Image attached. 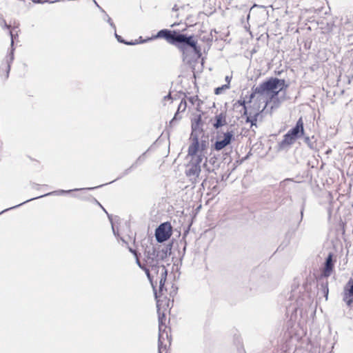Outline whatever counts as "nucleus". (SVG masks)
<instances>
[{
	"mask_svg": "<svg viewBox=\"0 0 353 353\" xmlns=\"http://www.w3.org/2000/svg\"><path fill=\"white\" fill-rule=\"evenodd\" d=\"M286 86L284 79L272 77L258 86L253 88V92L250 95L248 101H246L245 100L239 101L240 104L243 106V109L245 110L244 114H247L246 103H251L255 94H259L262 97L265 98V103L267 105Z\"/></svg>",
	"mask_w": 353,
	"mask_h": 353,
	"instance_id": "1",
	"label": "nucleus"
},
{
	"mask_svg": "<svg viewBox=\"0 0 353 353\" xmlns=\"http://www.w3.org/2000/svg\"><path fill=\"white\" fill-rule=\"evenodd\" d=\"M158 251L154 246H149L145 249V261L149 267L151 268V272L157 274V280L159 283V290H163L166 281L168 271L164 265H158Z\"/></svg>",
	"mask_w": 353,
	"mask_h": 353,
	"instance_id": "2",
	"label": "nucleus"
},
{
	"mask_svg": "<svg viewBox=\"0 0 353 353\" xmlns=\"http://www.w3.org/2000/svg\"><path fill=\"white\" fill-rule=\"evenodd\" d=\"M165 39L168 43L175 45L179 50H185V45H189L194 46V43L191 42L190 38H187L185 34L176 33L175 31H171L168 29H163L159 30L157 34L148 38L147 39L141 40L140 43H143L148 41L157 39Z\"/></svg>",
	"mask_w": 353,
	"mask_h": 353,
	"instance_id": "3",
	"label": "nucleus"
},
{
	"mask_svg": "<svg viewBox=\"0 0 353 353\" xmlns=\"http://www.w3.org/2000/svg\"><path fill=\"white\" fill-rule=\"evenodd\" d=\"M202 162V155L198 154L192 158L191 161L187 165L185 174L192 182H196L201 172V163Z\"/></svg>",
	"mask_w": 353,
	"mask_h": 353,
	"instance_id": "4",
	"label": "nucleus"
},
{
	"mask_svg": "<svg viewBox=\"0 0 353 353\" xmlns=\"http://www.w3.org/2000/svg\"><path fill=\"white\" fill-rule=\"evenodd\" d=\"M172 234V227L170 223H161L155 231V237L159 243L168 240Z\"/></svg>",
	"mask_w": 353,
	"mask_h": 353,
	"instance_id": "5",
	"label": "nucleus"
},
{
	"mask_svg": "<svg viewBox=\"0 0 353 353\" xmlns=\"http://www.w3.org/2000/svg\"><path fill=\"white\" fill-rule=\"evenodd\" d=\"M205 148L206 143L205 141H202L200 143L197 137H192V143L188 148V155L193 158L196 157L198 154H201L202 155L203 159L204 157L203 150Z\"/></svg>",
	"mask_w": 353,
	"mask_h": 353,
	"instance_id": "6",
	"label": "nucleus"
},
{
	"mask_svg": "<svg viewBox=\"0 0 353 353\" xmlns=\"http://www.w3.org/2000/svg\"><path fill=\"white\" fill-rule=\"evenodd\" d=\"M234 139V134L232 130L223 133V137L218 136L217 139L214 144V148L216 151H220L231 143Z\"/></svg>",
	"mask_w": 353,
	"mask_h": 353,
	"instance_id": "7",
	"label": "nucleus"
},
{
	"mask_svg": "<svg viewBox=\"0 0 353 353\" xmlns=\"http://www.w3.org/2000/svg\"><path fill=\"white\" fill-rule=\"evenodd\" d=\"M166 326L162 323V319L159 318V340L158 349L159 353H166L167 344L165 343V339L169 342L168 334L165 330Z\"/></svg>",
	"mask_w": 353,
	"mask_h": 353,
	"instance_id": "8",
	"label": "nucleus"
},
{
	"mask_svg": "<svg viewBox=\"0 0 353 353\" xmlns=\"http://www.w3.org/2000/svg\"><path fill=\"white\" fill-rule=\"evenodd\" d=\"M187 38L191 39V42L194 43V46H191L189 45H185V50H180L183 54L184 55L185 58L187 57H191L194 58L195 57H200L201 56V49L197 46V41L194 39L193 36H187Z\"/></svg>",
	"mask_w": 353,
	"mask_h": 353,
	"instance_id": "9",
	"label": "nucleus"
},
{
	"mask_svg": "<svg viewBox=\"0 0 353 353\" xmlns=\"http://www.w3.org/2000/svg\"><path fill=\"white\" fill-rule=\"evenodd\" d=\"M343 300L349 307H353V279H350L344 286Z\"/></svg>",
	"mask_w": 353,
	"mask_h": 353,
	"instance_id": "10",
	"label": "nucleus"
},
{
	"mask_svg": "<svg viewBox=\"0 0 353 353\" xmlns=\"http://www.w3.org/2000/svg\"><path fill=\"white\" fill-rule=\"evenodd\" d=\"M81 189H74V190H55V191H52L51 192H49V193H47L44 195H42V196H37L35 198H32V199H28L27 201L19 204V205H17L15 206H13V207H11L8 209H6L3 211H2L1 212H0V214H2L3 212L7 211V210H11V209H13V208H16L27 202H29L30 201H32L34 199H39V198H41V197H43V196H49V195H62L63 194H66V193H69L72 191H77V190H81Z\"/></svg>",
	"mask_w": 353,
	"mask_h": 353,
	"instance_id": "11",
	"label": "nucleus"
},
{
	"mask_svg": "<svg viewBox=\"0 0 353 353\" xmlns=\"http://www.w3.org/2000/svg\"><path fill=\"white\" fill-rule=\"evenodd\" d=\"M334 268V260L333 254L330 253L327 256L324 267L322 271V276L324 277H328L331 275Z\"/></svg>",
	"mask_w": 353,
	"mask_h": 353,
	"instance_id": "12",
	"label": "nucleus"
},
{
	"mask_svg": "<svg viewBox=\"0 0 353 353\" xmlns=\"http://www.w3.org/2000/svg\"><path fill=\"white\" fill-rule=\"evenodd\" d=\"M288 132L296 138L301 137L304 134L303 122L302 118H300L297 121L296 125L290 130H289Z\"/></svg>",
	"mask_w": 353,
	"mask_h": 353,
	"instance_id": "13",
	"label": "nucleus"
},
{
	"mask_svg": "<svg viewBox=\"0 0 353 353\" xmlns=\"http://www.w3.org/2000/svg\"><path fill=\"white\" fill-rule=\"evenodd\" d=\"M227 123V121H226V115L225 113L223 112H221L217 115L215 116L214 117V123L213 124V126L216 128V129H218L225 125H226Z\"/></svg>",
	"mask_w": 353,
	"mask_h": 353,
	"instance_id": "14",
	"label": "nucleus"
},
{
	"mask_svg": "<svg viewBox=\"0 0 353 353\" xmlns=\"http://www.w3.org/2000/svg\"><path fill=\"white\" fill-rule=\"evenodd\" d=\"M296 139V137L292 136L290 133L288 132V133H286L283 137V139L281 143V146L284 148L286 146L292 145L295 143Z\"/></svg>",
	"mask_w": 353,
	"mask_h": 353,
	"instance_id": "15",
	"label": "nucleus"
},
{
	"mask_svg": "<svg viewBox=\"0 0 353 353\" xmlns=\"http://www.w3.org/2000/svg\"><path fill=\"white\" fill-rule=\"evenodd\" d=\"M115 37L119 42L123 43L126 45L133 46V45H137V44L141 43L140 41H139L138 40H135L134 41L126 42L124 40H123L121 37L118 35L116 32H115Z\"/></svg>",
	"mask_w": 353,
	"mask_h": 353,
	"instance_id": "16",
	"label": "nucleus"
},
{
	"mask_svg": "<svg viewBox=\"0 0 353 353\" xmlns=\"http://www.w3.org/2000/svg\"><path fill=\"white\" fill-rule=\"evenodd\" d=\"M143 155H144V154H143L142 156H140V157L137 159V160L136 161V162H135L134 163H133V164L132 165V166H131L130 168H128V169L125 170V172H124V173H123V174H128V172H130V170L132 168H133V167L136 166V165H137L139 162H141V161H143L144 160Z\"/></svg>",
	"mask_w": 353,
	"mask_h": 353,
	"instance_id": "17",
	"label": "nucleus"
},
{
	"mask_svg": "<svg viewBox=\"0 0 353 353\" xmlns=\"http://www.w3.org/2000/svg\"><path fill=\"white\" fill-rule=\"evenodd\" d=\"M187 107V103L185 101H181L178 107V112H183L185 110Z\"/></svg>",
	"mask_w": 353,
	"mask_h": 353,
	"instance_id": "18",
	"label": "nucleus"
},
{
	"mask_svg": "<svg viewBox=\"0 0 353 353\" xmlns=\"http://www.w3.org/2000/svg\"><path fill=\"white\" fill-rule=\"evenodd\" d=\"M0 26L2 28H7V29H10V26L6 23L5 19H3V17L1 15H0Z\"/></svg>",
	"mask_w": 353,
	"mask_h": 353,
	"instance_id": "19",
	"label": "nucleus"
},
{
	"mask_svg": "<svg viewBox=\"0 0 353 353\" xmlns=\"http://www.w3.org/2000/svg\"><path fill=\"white\" fill-rule=\"evenodd\" d=\"M228 88H229V85H223L221 87H219V88H216L214 92H215L216 94H221V91L223 89H228Z\"/></svg>",
	"mask_w": 353,
	"mask_h": 353,
	"instance_id": "20",
	"label": "nucleus"
},
{
	"mask_svg": "<svg viewBox=\"0 0 353 353\" xmlns=\"http://www.w3.org/2000/svg\"><path fill=\"white\" fill-rule=\"evenodd\" d=\"M142 270H144L148 279L152 283V276L151 275L150 270L145 266Z\"/></svg>",
	"mask_w": 353,
	"mask_h": 353,
	"instance_id": "21",
	"label": "nucleus"
},
{
	"mask_svg": "<svg viewBox=\"0 0 353 353\" xmlns=\"http://www.w3.org/2000/svg\"><path fill=\"white\" fill-rule=\"evenodd\" d=\"M188 101L192 104V105H195L196 101H199V98L197 96H193V97H191L188 99Z\"/></svg>",
	"mask_w": 353,
	"mask_h": 353,
	"instance_id": "22",
	"label": "nucleus"
},
{
	"mask_svg": "<svg viewBox=\"0 0 353 353\" xmlns=\"http://www.w3.org/2000/svg\"><path fill=\"white\" fill-rule=\"evenodd\" d=\"M106 21L110 25V26L112 27L113 29L115 30H116V27H115L114 23L112 22L111 18L109 16H108V15H107Z\"/></svg>",
	"mask_w": 353,
	"mask_h": 353,
	"instance_id": "23",
	"label": "nucleus"
},
{
	"mask_svg": "<svg viewBox=\"0 0 353 353\" xmlns=\"http://www.w3.org/2000/svg\"><path fill=\"white\" fill-rule=\"evenodd\" d=\"M136 259V263L137 264V265L141 268V269H143L145 265H142L139 259V257L138 256L135 257Z\"/></svg>",
	"mask_w": 353,
	"mask_h": 353,
	"instance_id": "24",
	"label": "nucleus"
},
{
	"mask_svg": "<svg viewBox=\"0 0 353 353\" xmlns=\"http://www.w3.org/2000/svg\"><path fill=\"white\" fill-rule=\"evenodd\" d=\"M9 34H10V36L11 37V45L13 46V43H14L13 39H14L15 36L13 34V32L12 31L9 32Z\"/></svg>",
	"mask_w": 353,
	"mask_h": 353,
	"instance_id": "25",
	"label": "nucleus"
},
{
	"mask_svg": "<svg viewBox=\"0 0 353 353\" xmlns=\"http://www.w3.org/2000/svg\"><path fill=\"white\" fill-rule=\"evenodd\" d=\"M129 251L134 254V257L138 256L137 251L133 250L132 248H130Z\"/></svg>",
	"mask_w": 353,
	"mask_h": 353,
	"instance_id": "26",
	"label": "nucleus"
},
{
	"mask_svg": "<svg viewBox=\"0 0 353 353\" xmlns=\"http://www.w3.org/2000/svg\"><path fill=\"white\" fill-rule=\"evenodd\" d=\"M254 121H256V119L253 120V119H251L250 117L247 118V122H250L252 125L254 124Z\"/></svg>",
	"mask_w": 353,
	"mask_h": 353,
	"instance_id": "27",
	"label": "nucleus"
},
{
	"mask_svg": "<svg viewBox=\"0 0 353 353\" xmlns=\"http://www.w3.org/2000/svg\"><path fill=\"white\" fill-rule=\"evenodd\" d=\"M202 101L199 99V101H196L195 105H196L197 109L199 110Z\"/></svg>",
	"mask_w": 353,
	"mask_h": 353,
	"instance_id": "28",
	"label": "nucleus"
},
{
	"mask_svg": "<svg viewBox=\"0 0 353 353\" xmlns=\"http://www.w3.org/2000/svg\"><path fill=\"white\" fill-rule=\"evenodd\" d=\"M230 80H231V77H230L229 76H226L225 77V81L228 82V84L229 85V83L230 82Z\"/></svg>",
	"mask_w": 353,
	"mask_h": 353,
	"instance_id": "29",
	"label": "nucleus"
},
{
	"mask_svg": "<svg viewBox=\"0 0 353 353\" xmlns=\"http://www.w3.org/2000/svg\"><path fill=\"white\" fill-rule=\"evenodd\" d=\"M96 202H97V203L98 205H99L103 208V210L105 212V210L102 207V205L100 204V203H99L97 201H96Z\"/></svg>",
	"mask_w": 353,
	"mask_h": 353,
	"instance_id": "30",
	"label": "nucleus"
},
{
	"mask_svg": "<svg viewBox=\"0 0 353 353\" xmlns=\"http://www.w3.org/2000/svg\"><path fill=\"white\" fill-rule=\"evenodd\" d=\"M93 1H94V4L97 5V6L99 7L98 3H97V1L95 0H93Z\"/></svg>",
	"mask_w": 353,
	"mask_h": 353,
	"instance_id": "31",
	"label": "nucleus"
},
{
	"mask_svg": "<svg viewBox=\"0 0 353 353\" xmlns=\"http://www.w3.org/2000/svg\"><path fill=\"white\" fill-rule=\"evenodd\" d=\"M310 140L309 137L305 138V141L307 142Z\"/></svg>",
	"mask_w": 353,
	"mask_h": 353,
	"instance_id": "32",
	"label": "nucleus"
},
{
	"mask_svg": "<svg viewBox=\"0 0 353 353\" xmlns=\"http://www.w3.org/2000/svg\"><path fill=\"white\" fill-rule=\"evenodd\" d=\"M112 230H113L114 234H115V231H114V228L113 226H112Z\"/></svg>",
	"mask_w": 353,
	"mask_h": 353,
	"instance_id": "33",
	"label": "nucleus"
},
{
	"mask_svg": "<svg viewBox=\"0 0 353 353\" xmlns=\"http://www.w3.org/2000/svg\"><path fill=\"white\" fill-rule=\"evenodd\" d=\"M170 95H168L167 97H165V98H170Z\"/></svg>",
	"mask_w": 353,
	"mask_h": 353,
	"instance_id": "34",
	"label": "nucleus"
}]
</instances>
